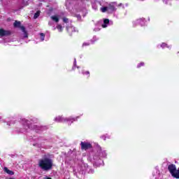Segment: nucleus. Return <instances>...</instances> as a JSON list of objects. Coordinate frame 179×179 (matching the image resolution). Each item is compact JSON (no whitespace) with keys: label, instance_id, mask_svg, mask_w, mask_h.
<instances>
[{"label":"nucleus","instance_id":"nucleus-15","mask_svg":"<svg viewBox=\"0 0 179 179\" xmlns=\"http://www.w3.org/2000/svg\"><path fill=\"white\" fill-rule=\"evenodd\" d=\"M13 24L14 27H20V22L19 21H15Z\"/></svg>","mask_w":179,"mask_h":179},{"label":"nucleus","instance_id":"nucleus-1","mask_svg":"<svg viewBox=\"0 0 179 179\" xmlns=\"http://www.w3.org/2000/svg\"><path fill=\"white\" fill-rule=\"evenodd\" d=\"M38 166L45 171H48L52 169V160L50 158H44L38 162Z\"/></svg>","mask_w":179,"mask_h":179},{"label":"nucleus","instance_id":"nucleus-5","mask_svg":"<svg viewBox=\"0 0 179 179\" xmlns=\"http://www.w3.org/2000/svg\"><path fill=\"white\" fill-rule=\"evenodd\" d=\"M50 19L51 20H52V22H55V23H58V22H59V19H61V15L56 14V15H52L50 16Z\"/></svg>","mask_w":179,"mask_h":179},{"label":"nucleus","instance_id":"nucleus-25","mask_svg":"<svg viewBox=\"0 0 179 179\" xmlns=\"http://www.w3.org/2000/svg\"><path fill=\"white\" fill-rule=\"evenodd\" d=\"M85 75H89L90 73L89 71H85V73H83Z\"/></svg>","mask_w":179,"mask_h":179},{"label":"nucleus","instance_id":"nucleus-12","mask_svg":"<svg viewBox=\"0 0 179 179\" xmlns=\"http://www.w3.org/2000/svg\"><path fill=\"white\" fill-rule=\"evenodd\" d=\"M66 29L69 33H73V31H77V29L73 27H66Z\"/></svg>","mask_w":179,"mask_h":179},{"label":"nucleus","instance_id":"nucleus-13","mask_svg":"<svg viewBox=\"0 0 179 179\" xmlns=\"http://www.w3.org/2000/svg\"><path fill=\"white\" fill-rule=\"evenodd\" d=\"M3 170L5 173H6L7 174H9L10 176H13V174H15V173L9 170L7 167H4Z\"/></svg>","mask_w":179,"mask_h":179},{"label":"nucleus","instance_id":"nucleus-24","mask_svg":"<svg viewBox=\"0 0 179 179\" xmlns=\"http://www.w3.org/2000/svg\"><path fill=\"white\" fill-rule=\"evenodd\" d=\"M170 1H171V0H163V1H164V3H170Z\"/></svg>","mask_w":179,"mask_h":179},{"label":"nucleus","instance_id":"nucleus-20","mask_svg":"<svg viewBox=\"0 0 179 179\" xmlns=\"http://www.w3.org/2000/svg\"><path fill=\"white\" fill-rule=\"evenodd\" d=\"M63 22L64 23H68V22H69V20L68 18H66V17H64L63 18Z\"/></svg>","mask_w":179,"mask_h":179},{"label":"nucleus","instance_id":"nucleus-30","mask_svg":"<svg viewBox=\"0 0 179 179\" xmlns=\"http://www.w3.org/2000/svg\"><path fill=\"white\" fill-rule=\"evenodd\" d=\"M46 179H52L51 178H46Z\"/></svg>","mask_w":179,"mask_h":179},{"label":"nucleus","instance_id":"nucleus-7","mask_svg":"<svg viewBox=\"0 0 179 179\" xmlns=\"http://www.w3.org/2000/svg\"><path fill=\"white\" fill-rule=\"evenodd\" d=\"M10 32L4 29H0V37H3V36H9Z\"/></svg>","mask_w":179,"mask_h":179},{"label":"nucleus","instance_id":"nucleus-21","mask_svg":"<svg viewBox=\"0 0 179 179\" xmlns=\"http://www.w3.org/2000/svg\"><path fill=\"white\" fill-rule=\"evenodd\" d=\"M87 45H90V43L86 42V43H84L83 44V47H86V46H87Z\"/></svg>","mask_w":179,"mask_h":179},{"label":"nucleus","instance_id":"nucleus-26","mask_svg":"<svg viewBox=\"0 0 179 179\" xmlns=\"http://www.w3.org/2000/svg\"><path fill=\"white\" fill-rule=\"evenodd\" d=\"M48 25H49V26H52V22H48Z\"/></svg>","mask_w":179,"mask_h":179},{"label":"nucleus","instance_id":"nucleus-27","mask_svg":"<svg viewBox=\"0 0 179 179\" xmlns=\"http://www.w3.org/2000/svg\"><path fill=\"white\" fill-rule=\"evenodd\" d=\"M23 121H24V122H25L24 125H27V120H23Z\"/></svg>","mask_w":179,"mask_h":179},{"label":"nucleus","instance_id":"nucleus-28","mask_svg":"<svg viewBox=\"0 0 179 179\" xmlns=\"http://www.w3.org/2000/svg\"><path fill=\"white\" fill-rule=\"evenodd\" d=\"M77 17H78V20H80V15H78Z\"/></svg>","mask_w":179,"mask_h":179},{"label":"nucleus","instance_id":"nucleus-2","mask_svg":"<svg viewBox=\"0 0 179 179\" xmlns=\"http://www.w3.org/2000/svg\"><path fill=\"white\" fill-rule=\"evenodd\" d=\"M78 120V117L76 118H65L63 116H57L55 118V122H69V124H71V122H73V121H76Z\"/></svg>","mask_w":179,"mask_h":179},{"label":"nucleus","instance_id":"nucleus-19","mask_svg":"<svg viewBox=\"0 0 179 179\" xmlns=\"http://www.w3.org/2000/svg\"><path fill=\"white\" fill-rule=\"evenodd\" d=\"M161 47H162V48H164L166 47H167L168 48H170V46H167V44H166V43H162L161 45Z\"/></svg>","mask_w":179,"mask_h":179},{"label":"nucleus","instance_id":"nucleus-3","mask_svg":"<svg viewBox=\"0 0 179 179\" xmlns=\"http://www.w3.org/2000/svg\"><path fill=\"white\" fill-rule=\"evenodd\" d=\"M171 176L175 178H179V169L176 168V165L171 164L168 167Z\"/></svg>","mask_w":179,"mask_h":179},{"label":"nucleus","instance_id":"nucleus-14","mask_svg":"<svg viewBox=\"0 0 179 179\" xmlns=\"http://www.w3.org/2000/svg\"><path fill=\"white\" fill-rule=\"evenodd\" d=\"M101 11L103 12V13L106 12H108V6L101 7Z\"/></svg>","mask_w":179,"mask_h":179},{"label":"nucleus","instance_id":"nucleus-23","mask_svg":"<svg viewBox=\"0 0 179 179\" xmlns=\"http://www.w3.org/2000/svg\"><path fill=\"white\" fill-rule=\"evenodd\" d=\"M143 65H145V63L141 62V64H139L137 66V67H138V68H141V66H143Z\"/></svg>","mask_w":179,"mask_h":179},{"label":"nucleus","instance_id":"nucleus-16","mask_svg":"<svg viewBox=\"0 0 179 179\" xmlns=\"http://www.w3.org/2000/svg\"><path fill=\"white\" fill-rule=\"evenodd\" d=\"M38 16H40V10L37 11L34 15V19H37V17H38Z\"/></svg>","mask_w":179,"mask_h":179},{"label":"nucleus","instance_id":"nucleus-17","mask_svg":"<svg viewBox=\"0 0 179 179\" xmlns=\"http://www.w3.org/2000/svg\"><path fill=\"white\" fill-rule=\"evenodd\" d=\"M45 37V35H44V34H43V33L40 34L41 41H44Z\"/></svg>","mask_w":179,"mask_h":179},{"label":"nucleus","instance_id":"nucleus-6","mask_svg":"<svg viewBox=\"0 0 179 179\" xmlns=\"http://www.w3.org/2000/svg\"><path fill=\"white\" fill-rule=\"evenodd\" d=\"M90 148H92L90 143L81 142V149L86 150L87 149H90Z\"/></svg>","mask_w":179,"mask_h":179},{"label":"nucleus","instance_id":"nucleus-9","mask_svg":"<svg viewBox=\"0 0 179 179\" xmlns=\"http://www.w3.org/2000/svg\"><path fill=\"white\" fill-rule=\"evenodd\" d=\"M134 24H141V26H143L145 24V19H138L134 22Z\"/></svg>","mask_w":179,"mask_h":179},{"label":"nucleus","instance_id":"nucleus-22","mask_svg":"<svg viewBox=\"0 0 179 179\" xmlns=\"http://www.w3.org/2000/svg\"><path fill=\"white\" fill-rule=\"evenodd\" d=\"M97 38H96V37H94L93 38H92V40L91 41H92V43L93 44V43H94V41H97Z\"/></svg>","mask_w":179,"mask_h":179},{"label":"nucleus","instance_id":"nucleus-18","mask_svg":"<svg viewBox=\"0 0 179 179\" xmlns=\"http://www.w3.org/2000/svg\"><path fill=\"white\" fill-rule=\"evenodd\" d=\"M99 2H96L95 4H92L93 9L96 10L97 9V5H99Z\"/></svg>","mask_w":179,"mask_h":179},{"label":"nucleus","instance_id":"nucleus-8","mask_svg":"<svg viewBox=\"0 0 179 179\" xmlns=\"http://www.w3.org/2000/svg\"><path fill=\"white\" fill-rule=\"evenodd\" d=\"M20 29L23 33L22 35V37L23 38H27V37H29V36L27 34V32L26 31V29L24 28V27H21Z\"/></svg>","mask_w":179,"mask_h":179},{"label":"nucleus","instance_id":"nucleus-32","mask_svg":"<svg viewBox=\"0 0 179 179\" xmlns=\"http://www.w3.org/2000/svg\"><path fill=\"white\" fill-rule=\"evenodd\" d=\"M39 1H43V0H39Z\"/></svg>","mask_w":179,"mask_h":179},{"label":"nucleus","instance_id":"nucleus-11","mask_svg":"<svg viewBox=\"0 0 179 179\" xmlns=\"http://www.w3.org/2000/svg\"><path fill=\"white\" fill-rule=\"evenodd\" d=\"M110 24V20L108 19H105L103 20V24H102V27L105 29V27H107L108 24Z\"/></svg>","mask_w":179,"mask_h":179},{"label":"nucleus","instance_id":"nucleus-4","mask_svg":"<svg viewBox=\"0 0 179 179\" xmlns=\"http://www.w3.org/2000/svg\"><path fill=\"white\" fill-rule=\"evenodd\" d=\"M117 6H122V3H111L108 6V13H113L117 10Z\"/></svg>","mask_w":179,"mask_h":179},{"label":"nucleus","instance_id":"nucleus-10","mask_svg":"<svg viewBox=\"0 0 179 179\" xmlns=\"http://www.w3.org/2000/svg\"><path fill=\"white\" fill-rule=\"evenodd\" d=\"M55 29H57L58 30V31L59 33L62 32V31L64 30V27H62V25L61 24H57L56 27L53 28V30H55Z\"/></svg>","mask_w":179,"mask_h":179},{"label":"nucleus","instance_id":"nucleus-31","mask_svg":"<svg viewBox=\"0 0 179 179\" xmlns=\"http://www.w3.org/2000/svg\"><path fill=\"white\" fill-rule=\"evenodd\" d=\"M98 30H99V29H95V31H97Z\"/></svg>","mask_w":179,"mask_h":179},{"label":"nucleus","instance_id":"nucleus-33","mask_svg":"<svg viewBox=\"0 0 179 179\" xmlns=\"http://www.w3.org/2000/svg\"><path fill=\"white\" fill-rule=\"evenodd\" d=\"M0 120H1V117H0Z\"/></svg>","mask_w":179,"mask_h":179},{"label":"nucleus","instance_id":"nucleus-29","mask_svg":"<svg viewBox=\"0 0 179 179\" xmlns=\"http://www.w3.org/2000/svg\"><path fill=\"white\" fill-rule=\"evenodd\" d=\"M74 65H76V59L74 60Z\"/></svg>","mask_w":179,"mask_h":179}]
</instances>
